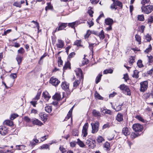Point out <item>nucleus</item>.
<instances>
[{"label": "nucleus", "instance_id": "nucleus-1", "mask_svg": "<svg viewBox=\"0 0 153 153\" xmlns=\"http://www.w3.org/2000/svg\"><path fill=\"white\" fill-rule=\"evenodd\" d=\"M86 144L89 148H94L96 146V141L92 137H89L86 140Z\"/></svg>", "mask_w": 153, "mask_h": 153}, {"label": "nucleus", "instance_id": "nucleus-2", "mask_svg": "<svg viewBox=\"0 0 153 153\" xmlns=\"http://www.w3.org/2000/svg\"><path fill=\"white\" fill-rule=\"evenodd\" d=\"M119 88L125 94L130 95H131L130 90L129 88L127 86L124 84H122L120 85Z\"/></svg>", "mask_w": 153, "mask_h": 153}, {"label": "nucleus", "instance_id": "nucleus-3", "mask_svg": "<svg viewBox=\"0 0 153 153\" xmlns=\"http://www.w3.org/2000/svg\"><path fill=\"white\" fill-rule=\"evenodd\" d=\"M140 91L142 92L146 91L148 88V82L147 81H145L140 82Z\"/></svg>", "mask_w": 153, "mask_h": 153}, {"label": "nucleus", "instance_id": "nucleus-4", "mask_svg": "<svg viewBox=\"0 0 153 153\" xmlns=\"http://www.w3.org/2000/svg\"><path fill=\"white\" fill-rule=\"evenodd\" d=\"M142 11L145 13L148 14L152 12L153 8V6L151 5H148L145 7L142 6L141 7Z\"/></svg>", "mask_w": 153, "mask_h": 153}, {"label": "nucleus", "instance_id": "nucleus-5", "mask_svg": "<svg viewBox=\"0 0 153 153\" xmlns=\"http://www.w3.org/2000/svg\"><path fill=\"white\" fill-rule=\"evenodd\" d=\"M132 128L135 132L138 133L142 131L143 130V126L138 123L133 125Z\"/></svg>", "mask_w": 153, "mask_h": 153}, {"label": "nucleus", "instance_id": "nucleus-6", "mask_svg": "<svg viewBox=\"0 0 153 153\" xmlns=\"http://www.w3.org/2000/svg\"><path fill=\"white\" fill-rule=\"evenodd\" d=\"M92 128V133L94 134L96 133L98 130L99 123L97 122L95 123H91V124Z\"/></svg>", "mask_w": 153, "mask_h": 153}, {"label": "nucleus", "instance_id": "nucleus-7", "mask_svg": "<svg viewBox=\"0 0 153 153\" xmlns=\"http://www.w3.org/2000/svg\"><path fill=\"white\" fill-rule=\"evenodd\" d=\"M88 127V124L87 123H85L83 126L82 130V135L83 137H85L87 135Z\"/></svg>", "mask_w": 153, "mask_h": 153}, {"label": "nucleus", "instance_id": "nucleus-8", "mask_svg": "<svg viewBox=\"0 0 153 153\" xmlns=\"http://www.w3.org/2000/svg\"><path fill=\"white\" fill-rule=\"evenodd\" d=\"M77 78L81 79L83 78L82 71L81 69L78 68L76 69L75 70Z\"/></svg>", "mask_w": 153, "mask_h": 153}, {"label": "nucleus", "instance_id": "nucleus-9", "mask_svg": "<svg viewBox=\"0 0 153 153\" xmlns=\"http://www.w3.org/2000/svg\"><path fill=\"white\" fill-rule=\"evenodd\" d=\"M8 130L7 128L4 126H0V134L4 136L7 134Z\"/></svg>", "mask_w": 153, "mask_h": 153}, {"label": "nucleus", "instance_id": "nucleus-10", "mask_svg": "<svg viewBox=\"0 0 153 153\" xmlns=\"http://www.w3.org/2000/svg\"><path fill=\"white\" fill-rule=\"evenodd\" d=\"M67 23H59V27L56 28L55 31H59L64 30L67 26Z\"/></svg>", "mask_w": 153, "mask_h": 153}, {"label": "nucleus", "instance_id": "nucleus-11", "mask_svg": "<svg viewBox=\"0 0 153 153\" xmlns=\"http://www.w3.org/2000/svg\"><path fill=\"white\" fill-rule=\"evenodd\" d=\"M50 82L53 85L55 86L57 85L60 82L57 79L53 77H52L50 79Z\"/></svg>", "mask_w": 153, "mask_h": 153}, {"label": "nucleus", "instance_id": "nucleus-12", "mask_svg": "<svg viewBox=\"0 0 153 153\" xmlns=\"http://www.w3.org/2000/svg\"><path fill=\"white\" fill-rule=\"evenodd\" d=\"M130 130L127 127H124L123 129L122 133L126 136L129 135L130 134Z\"/></svg>", "mask_w": 153, "mask_h": 153}, {"label": "nucleus", "instance_id": "nucleus-13", "mask_svg": "<svg viewBox=\"0 0 153 153\" xmlns=\"http://www.w3.org/2000/svg\"><path fill=\"white\" fill-rule=\"evenodd\" d=\"M38 100V92L37 93L36 97L33 99L32 101H31L30 103L33 105L34 107L36 106V105L37 104V100Z\"/></svg>", "mask_w": 153, "mask_h": 153}, {"label": "nucleus", "instance_id": "nucleus-14", "mask_svg": "<svg viewBox=\"0 0 153 153\" xmlns=\"http://www.w3.org/2000/svg\"><path fill=\"white\" fill-rule=\"evenodd\" d=\"M92 114L93 116L95 117L100 118L101 116L100 113L95 109H94L92 111Z\"/></svg>", "mask_w": 153, "mask_h": 153}, {"label": "nucleus", "instance_id": "nucleus-15", "mask_svg": "<svg viewBox=\"0 0 153 153\" xmlns=\"http://www.w3.org/2000/svg\"><path fill=\"white\" fill-rule=\"evenodd\" d=\"M116 119L119 122L123 121V118L122 114L120 113H118L116 117Z\"/></svg>", "mask_w": 153, "mask_h": 153}, {"label": "nucleus", "instance_id": "nucleus-16", "mask_svg": "<svg viewBox=\"0 0 153 153\" xmlns=\"http://www.w3.org/2000/svg\"><path fill=\"white\" fill-rule=\"evenodd\" d=\"M42 97L46 100H48L51 97V96L49 95V94L48 92L47 91L44 92L42 93Z\"/></svg>", "mask_w": 153, "mask_h": 153}, {"label": "nucleus", "instance_id": "nucleus-17", "mask_svg": "<svg viewBox=\"0 0 153 153\" xmlns=\"http://www.w3.org/2000/svg\"><path fill=\"white\" fill-rule=\"evenodd\" d=\"M113 20L111 19L108 18L105 20V22L106 25H112L113 23Z\"/></svg>", "mask_w": 153, "mask_h": 153}, {"label": "nucleus", "instance_id": "nucleus-18", "mask_svg": "<svg viewBox=\"0 0 153 153\" xmlns=\"http://www.w3.org/2000/svg\"><path fill=\"white\" fill-rule=\"evenodd\" d=\"M38 142V140H37L36 138L35 137L33 139L30 141L29 146H34Z\"/></svg>", "mask_w": 153, "mask_h": 153}, {"label": "nucleus", "instance_id": "nucleus-19", "mask_svg": "<svg viewBox=\"0 0 153 153\" xmlns=\"http://www.w3.org/2000/svg\"><path fill=\"white\" fill-rule=\"evenodd\" d=\"M56 45L57 48H62L64 46V42L61 40L58 39V40L57 43L56 44Z\"/></svg>", "mask_w": 153, "mask_h": 153}, {"label": "nucleus", "instance_id": "nucleus-20", "mask_svg": "<svg viewBox=\"0 0 153 153\" xmlns=\"http://www.w3.org/2000/svg\"><path fill=\"white\" fill-rule=\"evenodd\" d=\"M61 87L64 90H66L68 89L69 87V84L65 82H62Z\"/></svg>", "mask_w": 153, "mask_h": 153}, {"label": "nucleus", "instance_id": "nucleus-21", "mask_svg": "<svg viewBox=\"0 0 153 153\" xmlns=\"http://www.w3.org/2000/svg\"><path fill=\"white\" fill-rule=\"evenodd\" d=\"M100 111L101 112L103 113L104 114H107L111 115L112 113V112L110 110L107 109H104L102 110V108H101Z\"/></svg>", "mask_w": 153, "mask_h": 153}, {"label": "nucleus", "instance_id": "nucleus-22", "mask_svg": "<svg viewBox=\"0 0 153 153\" xmlns=\"http://www.w3.org/2000/svg\"><path fill=\"white\" fill-rule=\"evenodd\" d=\"M52 144V143H49V145L46 144H43L40 147V149H48L49 150L50 146Z\"/></svg>", "mask_w": 153, "mask_h": 153}, {"label": "nucleus", "instance_id": "nucleus-23", "mask_svg": "<svg viewBox=\"0 0 153 153\" xmlns=\"http://www.w3.org/2000/svg\"><path fill=\"white\" fill-rule=\"evenodd\" d=\"M47 116L46 114H41L40 118L41 120L43 121L44 123H45L47 119Z\"/></svg>", "mask_w": 153, "mask_h": 153}, {"label": "nucleus", "instance_id": "nucleus-24", "mask_svg": "<svg viewBox=\"0 0 153 153\" xmlns=\"http://www.w3.org/2000/svg\"><path fill=\"white\" fill-rule=\"evenodd\" d=\"M98 36L100 40H103L105 37L104 32L103 30H102L98 34Z\"/></svg>", "mask_w": 153, "mask_h": 153}, {"label": "nucleus", "instance_id": "nucleus-25", "mask_svg": "<svg viewBox=\"0 0 153 153\" xmlns=\"http://www.w3.org/2000/svg\"><path fill=\"white\" fill-rule=\"evenodd\" d=\"M53 98L55 100L58 101L61 98L60 95L59 93H56L53 96Z\"/></svg>", "mask_w": 153, "mask_h": 153}, {"label": "nucleus", "instance_id": "nucleus-26", "mask_svg": "<svg viewBox=\"0 0 153 153\" xmlns=\"http://www.w3.org/2000/svg\"><path fill=\"white\" fill-rule=\"evenodd\" d=\"M4 123L9 126H12L13 125V122L9 120H6L4 122Z\"/></svg>", "mask_w": 153, "mask_h": 153}, {"label": "nucleus", "instance_id": "nucleus-27", "mask_svg": "<svg viewBox=\"0 0 153 153\" xmlns=\"http://www.w3.org/2000/svg\"><path fill=\"white\" fill-rule=\"evenodd\" d=\"M16 59L17 61L18 64L20 65L22 61V57L20 55H18L16 58Z\"/></svg>", "mask_w": 153, "mask_h": 153}, {"label": "nucleus", "instance_id": "nucleus-28", "mask_svg": "<svg viewBox=\"0 0 153 153\" xmlns=\"http://www.w3.org/2000/svg\"><path fill=\"white\" fill-rule=\"evenodd\" d=\"M140 134L137 132L133 133L132 132L131 134V139H133L139 136Z\"/></svg>", "mask_w": 153, "mask_h": 153}, {"label": "nucleus", "instance_id": "nucleus-29", "mask_svg": "<svg viewBox=\"0 0 153 153\" xmlns=\"http://www.w3.org/2000/svg\"><path fill=\"white\" fill-rule=\"evenodd\" d=\"M31 23H32L31 25H33L32 27L34 28L36 27L38 30V22L34 21H33L31 22Z\"/></svg>", "mask_w": 153, "mask_h": 153}, {"label": "nucleus", "instance_id": "nucleus-30", "mask_svg": "<svg viewBox=\"0 0 153 153\" xmlns=\"http://www.w3.org/2000/svg\"><path fill=\"white\" fill-rule=\"evenodd\" d=\"M135 38L136 40L138 42L139 45L141 44V38L140 36L138 35H136L135 36Z\"/></svg>", "mask_w": 153, "mask_h": 153}, {"label": "nucleus", "instance_id": "nucleus-31", "mask_svg": "<svg viewBox=\"0 0 153 153\" xmlns=\"http://www.w3.org/2000/svg\"><path fill=\"white\" fill-rule=\"evenodd\" d=\"M47 56V54L46 53H44L42 56L40 58L39 60V64L42 65V64L43 62V59Z\"/></svg>", "mask_w": 153, "mask_h": 153}, {"label": "nucleus", "instance_id": "nucleus-32", "mask_svg": "<svg viewBox=\"0 0 153 153\" xmlns=\"http://www.w3.org/2000/svg\"><path fill=\"white\" fill-rule=\"evenodd\" d=\"M76 143L80 147H84L85 146V145L84 143L82 141L80 140L79 139H77Z\"/></svg>", "mask_w": 153, "mask_h": 153}, {"label": "nucleus", "instance_id": "nucleus-33", "mask_svg": "<svg viewBox=\"0 0 153 153\" xmlns=\"http://www.w3.org/2000/svg\"><path fill=\"white\" fill-rule=\"evenodd\" d=\"M152 50V47L150 44L147 48L144 51V52L146 53H148L150 52Z\"/></svg>", "mask_w": 153, "mask_h": 153}, {"label": "nucleus", "instance_id": "nucleus-34", "mask_svg": "<svg viewBox=\"0 0 153 153\" xmlns=\"http://www.w3.org/2000/svg\"><path fill=\"white\" fill-rule=\"evenodd\" d=\"M113 72V70L111 68H109L105 70L103 73L104 74H106L108 73L112 74Z\"/></svg>", "mask_w": 153, "mask_h": 153}, {"label": "nucleus", "instance_id": "nucleus-35", "mask_svg": "<svg viewBox=\"0 0 153 153\" xmlns=\"http://www.w3.org/2000/svg\"><path fill=\"white\" fill-rule=\"evenodd\" d=\"M102 75V74H99L98 76H97L96 79V84H97L100 81L101 77Z\"/></svg>", "mask_w": 153, "mask_h": 153}, {"label": "nucleus", "instance_id": "nucleus-36", "mask_svg": "<svg viewBox=\"0 0 153 153\" xmlns=\"http://www.w3.org/2000/svg\"><path fill=\"white\" fill-rule=\"evenodd\" d=\"M139 72V71H138L137 70H134V74L132 75V76L136 78H138L139 77L138 74Z\"/></svg>", "mask_w": 153, "mask_h": 153}, {"label": "nucleus", "instance_id": "nucleus-37", "mask_svg": "<svg viewBox=\"0 0 153 153\" xmlns=\"http://www.w3.org/2000/svg\"><path fill=\"white\" fill-rule=\"evenodd\" d=\"M45 111L48 113H50L52 110V107L50 106H47L45 107Z\"/></svg>", "mask_w": 153, "mask_h": 153}, {"label": "nucleus", "instance_id": "nucleus-38", "mask_svg": "<svg viewBox=\"0 0 153 153\" xmlns=\"http://www.w3.org/2000/svg\"><path fill=\"white\" fill-rule=\"evenodd\" d=\"M78 130L77 129H74L72 132V134L74 136H78Z\"/></svg>", "mask_w": 153, "mask_h": 153}, {"label": "nucleus", "instance_id": "nucleus-39", "mask_svg": "<svg viewBox=\"0 0 153 153\" xmlns=\"http://www.w3.org/2000/svg\"><path fill=\"white\" fill-rule=\"evenodd\" d=\"M47 6L45 8L46 11L48 10L51 9L53 8V6L51 5L50 2L47 3Z\"/></svg>", "mask_w": 153, "mask_h": 153}, {"label": "nucleus", "instance_id": "nucleus-40", "mask_svg": "<svg viewBox=\"0 0 153 153\" xmlns=\"http://www.w3.org/2000/svg\"><path fill=\"white\" fill-rule=\"evenodd\" d=\"M80 82V79L77 80H76L73 83V87L74 88H76V87L79 85Z\"/></svg>", "mask_w": 153, "mask_h": 153}, {"label": "nucleus", "instance_id": "nucleus-41", "mask_svg": "<svg viewBox=\"0 0 153 153\" xmlns=\"http://www.w3.org/2000/svg\"><path fill=\"white\" fill-rule=\"evenodd\" d=\"M145 39L147 42H149L152 40V37L150 35L147 34L145 36Z\"/></svg>", "mask_w": 153, "mask_h": 153}, {"label": "nucleus", "instance_id": "nucleus-42", "mask_svg": "<svg viewBox=\"0 0 153 153\" xmlns=\"http://www.w3.org/2000/svg\"><path fill=\"white\" fill-rule=\"evenodd\" d=\"M97 141L98 143H102L103 141H104V139L101 136H99L97 139Z\"/></svg>", "mask_w": 153, "mask_h": 153}, {"label": "nucleus", "instance_id": "nucleus-43", "mask_svg": "<svg viewBox=\"0 0 153 153\" xmlns=\"http://www.w3.org/2000/svg\"><path fill=\"white\" fill-rule=\"evenodd\" d=\"M31 122L33 125H38V120L36 118L32 119Z\"/></svg>", "mask_w": 153, "mask_h": 153}, {"label": "nucleus", "instance_id": "nucleus-44", "mask_svg": "<svg viewBox=\"0 0 153 153\" xmlns=\"http://www.w3.org/2000/svg\"><path fill=\"white\" fill-rule=\"evenodd\" d=\"M92 8L91 7H89L88 8V13L89 14V16L91 17L93 16V14L94 13V11L91 10Z\"/></svg>", "mask_w": 153, "mask_h": 153}, {"label": "nucleus", "instance_id": "nucleus-45", "mask_svg": "<svg viewBox=\"0 0 153 153\" xmlns=\"http://www.w3.org/2000/svg\"><path fill=\"white\" fill-rule=\"evenodd\" d=\"M147 57L148 58V61L149 64L150 63H152L153 62V57L152 55L147 56Z\"/></svg>", "mask_w": 153, "mask_h": 153}, {"label": "nucleus", "instance_id": "nucleus-46", "mask_svg": "<svg viewBox=\"0 0 153 153\" xmlns=\"http://www.w3.org/2000/svg\"><path fill=\"white\" fill-rule=\"evenodd\" d=\"M67 68H71L70 63L68 62H66L65 64L63 67V69L64 70H66Z\"/></svg>", "mask_w": 153, "mask_h": 153}, {"label": "nucleus", "instance_id": "nucleus-47", "mask_svg": "<svg viewBox=\"0 0 153 153\" xmlns=\"http://www.w3.org/2000/svg\"><path fill=\"white\" fill-rule=\"evenodd\" d=\"M137 64L139 67L141 68L143 66V64H142V61L140 60H138L137 62Z\"/></svg>", "mask_w": 153, "mask_h": 153}, {"label": "nucleus", "instance_id": "nucleus-48", "mask_svg": "<svg viewBox=\"0 0 153 153\" xmlns=\"http://www.w3.org/2000/svg\"><path fill=\"white\" fill-rule=\"evenodd\" d=\"M138 20L140 21H143L144 20V17L143 15H139L137 16Z\"/></svg>", "mask_w": 153, "mask_h": 153}, {"label": "nucleus", "instance_id": "nucleus-49", "mask_svg": "<svg viewBox=\"0 0 153 153\" xmlns=\"http://www.w3.org/2000/svg\"><path fill=\"white\" fill-rule=\"evenodd\" d=\"M18 116V115L17 114H13L11 115L10 117V119L11 120H13L16 117Z\"/></svg>", "mask_w": 153, "mask_h": 153}, {"label": "nucleus", "instance_id": "nucleus-50", "mask_svg": "<svg viewBox=\"0 0 153 153\" xmlns=\"http://www.w3.org/2000/svg\"><path fill=\"white\" fill-rule=\"evenodd\" d=\"M122 105H119L117 106L116 108H114V109L116 111H119L121 110V107Z\"/></svg>", "mask_w": 153, "mask_h": 153}, {"label": "nucleus", "instance_id": "nucleus-51", "mask_svg": "<svg viewBox=\"0 0 153 153\" xmlns=\"http://www.w3.org/2000/svg\"><path fill=\"white\" fill-rule=\"evenodd\" d=\"M150 2L149 0H142L141 1V4L144 6L146 4H149Z\"/></svg>", "mask_w": 153, "mask_h": 153}, {"label": "nucleus", "instance_id": "nucleus-52", "mask_svg": "<svg viewBox=\"0 0 153 153\" xmlns=\"http://www.w3.org/2000/svg\"><path fill=\"white\" fill-rule=\"evenodd\" d=\"M24 120L27 122L30 123L31 122V120L27 116H25L24 118Z\"/></svg>", "mask_w": 153, "mask_h": 153}, {"label": "nucleus", "instance_id": "nucleus-53", "mask_svg": "<svg viewBox=\"0 0 153 153\" xmlns=\"http://www.w3.org/2000/svg\"><path fill=\"white\" fill-rule=\"evenodd\" d=\"M104 147L106 149V150H108L110 147V144L109 143L107 142H106L104 144Z\"/></svg>", "mask_w": 153, "mask_h": 153}, {"label": "nucleus", "instance_id": "nucleus-54", "mask_svg": "<svg viewBox=\"0 0 153 153\" xmlns=\"http://www.w3.org/2000/svg\"><path fill=\"white\" fill-rule=\"evenodd\" d=\"M115 3V5L118 6L119 7H122V4L121 2L119 1H116Z\"/></svg>", "mask_w": 153, "mask_h": 153}, {"label": "nucleus", "instance_id": "nucleus-55", "mask_svg": "<svg viewBox=\"0 0 153 153\" xmlns=\"http://www.w3.org/2000/svg\"><path fill=\"white\" fill-rule=\"evenodd\" d=\"M148 22L152 23L153 22V15H151L148 19Z\"/></svg>", "mask_w": 153, "mask_h": 153}, {"label": "nucleus", "instance_id": "nucleus-56", "mask_svg": "<svg viewBox=\"0 0 153 153\" xmlns=\"http://www.w3.org/2000/svg\"><path fill=\"white\" fill-rule=\"evenodd\" d=\"M144 97L146 99L149 98L151 96V94L150 93H146L144 95Z\"/></svg>", "mask_w": 153, "mask_h": 153}, {"label": "nucleus", "instance_id": "nucleus-57", "mask_svg": "<svg viewBox=\"0 0 153 153\" xmlns=\"http://www.w3.org/2000/svg\"><path fill=\"white\" fill-rule=\"evenodd\" d=\"M25 52V51L23 48H21L20 49H19L18 51V53L23 54Z\"/></svg>", "mask_w": 153, "mask_h": 153}, {"label": "nucleus", "instance_id": "nucleus-58", "mask_svg": "<svg viewBox=\"0 0 153 153\" xmlns=\"http://www.w3.org/2000/svg\"><path fill=\"white\" fill-rule=\"evenodd\" d=\"M13 5L19 7H20L21 6V5L19 2H16L14 3Z\"/></svg>", "mask_w": 153, "mask_h": 153}, {"label": "nucleus", "instance_id": "nucleus-59", "mask_svg": "<svg viewBox=\"0 0 153 153\" xmlns=\"http://www.w3.org/2000/svg\"><path fill=\"white\" fill-rule=\"evenodd\" d=\"M48 137V136L45 135L43 137H41L40 138V140L41 142H42L45 140Z\"/></svg>", "mask_w": 153, "mask_h": 153}, {"label": "nucleus", "instance_id": "nucleus-60", "mask_svg": "<svg viewBox=\"0 0 153 153\" xmlns=\"http://www.w3.org/2000/svg\"><path fill=\"white\" fill-rule=\"evenodd\" d=\"M81 41L80 40H77L75 42V45L77 46H80Z\"/></svg>", "mask_w": 153, "mask_h": 153}, {"label": "nucleus", "instance_id": "nucleus-61", "mask_svg": "<svg viewBox=\"0 0 153 153\" xmlns=\"http://www.w3.org/2000/svg\"><path fill=\"white\" fill-rule=\"evenodd\" d=\"M95 96L96 98L102 100L103 99V98L97 93L96 94H95Z\"/></svg>", "mask_w": 153, "mask_h": 153}, {"label": "nucleus", "instance_id": "nucleus-62", "mask_svg": "<svg viewBox=\"0 0 153 153\" xmlns=\"http://www.w3.org/2000/svg\"><path fill=\"white\" fill-rule=\"evenodd\" d=\"M59 149L62 152V153H64L66 151L65 149H64L62 146H60Z\"/></svg>", "mask_w": 153, "mask_h": 153}, {"label": "nucleus", "instance_id": "nucleus-63", "mask_svg": "<svg viewBox=\"0 0 153 153\" xmlns=\"http://www.w3.org/2000/svg\"><path fill=\"white\" fill-rule=\"evenodd\" d=\"M76 23V22H73L71 23H69L68 24V25L71 27L72 28H74L75 27V25Z\"/></svg>", "mask_w": 153, "mask_h": 153}, {"label": "nucleus", "instance_id": "nucleus-64", "mask_svg": "<svg viewBox=\"0 0 153 153\" xmlns=\"http://www.w3.org/2000/svg\"><path fill=\"white\" fill-rule=\"evenodd\" d=\"M136 118L140 121L143 122H144V119L142 117L139 116H137L136 117Z\"/></svg>", "mask_w": 153, "mask_h": 153}]
</instances>
